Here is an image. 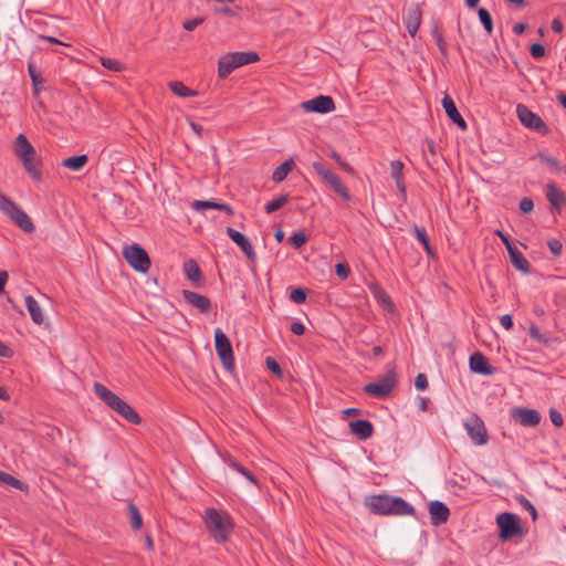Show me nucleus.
<instances>
[{"label": "nucleus", "instance_id": "nucleus-6", "mask_svg": "<svg viewBox=\"0 0 566 566\" xmlns=\"http://www.w3.org/2000/svg\"><path fill=\"white\" fill-rule=\"evenodd\" d=\"M259 61L255 52H233L222 55L218 61V76L228 77L235 69Z\"/></svg>", "mask_w": 566, "mask_h": 566}, {"label": "nucleus", "instance_id": "nucleus-51", "mask_svg": "<svg viewBox=\"0 0 566 566\" xmlns=\"http://www.w3.org/2000/svg\"><path fill=\"white\" fill-rule=\"evenodd\" d=\"M549 418L552 423L556 427H562L564 423V418L562 413L554 408L549 410Z\"/></svg>", "mask_w": 566, "mask_h": 566}, {"label": "nucleus", "instance_id": "nucleus-48", "mask_svg": "<svg viewBox=\"0 0 566 566\" xmlns=\"http://www.w3.org/2000/svg\"><path fill=\"white\" fill-rule=\"evenodd\" d=\"M335 273L339 279L346 280L350 273V269L345 263H337L335 265Z\"/></svg>", "mask_w": 566, "mask_h": 566}, {"label": "nucleus", "instance_id": "nucleus-62", "mask_svg": "<svg viewBox=\"0 0 566 566\" xmlns=\"http://www.w3.org/2000/svg\"><path fill=\"white\" fill-rule=\"evenodd\" d=\"M395 182H396V186H397L398 190L400 191V193L403 196V198H406V185H405L403 178L396 179Z\"/></svg>", "mask_w": 566, "mask_h": 566}, {"label": "nucleus", "instance_id": "nucleus-64", "mask_svg": "<svg viewBox=\"0 0 566 566\" xmlns=\"http://www.w3.org/2000/svg\"><path fill=\"white\" fill-rule=\"evenodd\" d=\"M525 24L524 23H516L514 27H513V32L517 35H521L524 33L525 31Z\"/></svg>", "mask_w": 566, "mask_h": 566}, {"label": "nucleus", "instance_id": "nucleus-60", "mask_svg": "<svg viewBox=\"0 0 566 566\" xmlns=\"http://www.w3.org/2000/svg\"><path fill=\"white\" fill-rule=\"evenodd\" d=\"M436 42H437V45H438V49H439L440 53L443 56H447L448 51H447V45H446L444 39L443 38H439Z\"/></svg>", "mask_w": 566, "mask_h": 566}, {"label": "nucleus", "instance_id": "nucleus-54", "mask_svg": "<svg viewBox=\"0 0 566 566\" xmlns=\"http://www.w3.org/2000/svg\"><path fill=\"white\" fill-rule=\"evenodd\" d=\"M494 233L501 239L507 251L515 247L513 242L510 240V238L502 231L496 230Z\"/></svg>", "mask_w": 566, "mask_h": 566}, {"label": "nucleus", "instance_id": "nucleus-14", "mask_svg": "<svg viewBox=\"0 0 566 566\" xmlns=\"http://www.w3.org/2000/svg\"><path fill=\"white\" fill-rule=\"evenodd\" d=\"M227 234L229 238L240 248V250L244 253L247 259L254 263L256 260V253L253 249V245L248 237H245L243 233L239 232L238 230L228 227L227 228Z\"/></svg>", "mask_w": 566, "mask_h": 566}, {"label": "nucleus", "instance_id": "nucleus-42", "mask_svg": "<svg viewBox=\"0 0 566 566\" xmlns=\"http://www.w3.org/2000/svg\"><path fill=\"white\" fill-rule=\"evenodd\" d=\"M403 164L400 160H392L390 164L391 178L394 180L403 178Z\"/></svg>", "mask_w": 566, "mask_h": 566}, {"label": "nucleus", "instance_id": "nucleus-63", "mask_svg": "<svg viewBox=\"0 0 566 566\" xmlns=\"http://www.w3.org/2000/svg\"><path fill=\"white\" fill-rule=\"evenodd\" d=\"M7 281H8V273L6 271H0V293H2L4 291Z\"/></svg>", "mask_w": 566, "mask_h": 566}, {"label": "nucleus", "instance_id": "nucleus-9", "mask_svg": "<svg viewBox=\"0 0 566 566\" xmlns=\"http://www.w3.org/2000/svg\"><path fill=\"white\" fill-rule=\"evenodd\" d=\"M496 523L500 530L499 537L502 541H507L513 536L521 535L523 533L520 520L513 513L504 512L499 514L496 516Z\"/></svg>", "mask_w": 566, "mask_h": 566}, {"label": "nucleus", "instance_id": "nucleus-10", "mask_svg": "<svg viewBox=\"0 0 566 566\" xmlns=\"http://www.w3.org/2000/svg\"><path fill=\"white\" fill-rule=\"evenodd\" d=\"M214 347L224 368L227 370L233 369L234 356L232 345L228 336L220 328L214 331Z\"/></svg>", "mask_w": 566, "mask_h": 566}, {"label": "nucleus", "instance_id": "nucleus-22", "mask_svg": "<svg viewBox=\"0 0 566 566\" xmlns=\"http://www.w3.org/2000/svg\"><path fill=\"white\" fill-rule=\"evenodd\" d=\"M546 198L548 202L557 210H559L562 206L566 205L565 192L562 191L554 182L547 184Z\"/></svg>", "mask_w": 566, "mask_h": 566}, {"label": "nucleus", "instance_id": "nucleus-36", "mask_svg": "<svg viewBox=\"0 0 566 566\" xmlns=\"http://www.w3.org/2000/svg\"><path fill=\"white\" fill-rule=\"evenodd\" d=\"M332 189L344 200L348 201L350 200V193L348 191V188L346 185L342 181V179L338 177L335 181H333L331 185Z\"/></svg>", "mask_w": 566, "mask_h": 566}, {"label": "nucleus", "instance_id": "nucleus-3", "mask_svg": "<svg viewBox=\"0 0 566 566\" xmlns=\"http://www.w3.org/2000/svg\"><path fill=\"white\" fill-rule=\"evenodd\" d=\"M94 392L106 406L123 417L126 421L133 424H139L142 422L139 415L126 401L111 391L103 384L95 382Z\"/></svg>", "mask_w": 566, "mask_h": 566}, {"label": "nucleus", "instance_id": "nucleus-26", "mask_svg": "<svg viewBox=\"0 0 566 566\" xmlns=\"http://www.w3.org/2000/svg\"><path fill=\"white\" fill-rule=\"evenodd\" d=\"M126 515L128 518V523L134 531L142 530L143 517H142V514H140L138 507L133 502H129L126 505Z\"/></svg>", "mask_w": 566, "mask_h": 566}, {"label": "nucleus", "instance_id": "nucleus-24", "mask_svg": "<svg viewBox=\"0 0 566 566\" xmlns=\"http://www.w3.org/2000/svg\"><path fill=\"white\" fill-rule=\"evenodd\" d=\"M509 255L511 263L517 269L518 271L528 274L531 272V264L525 259V256L517 250L516 247L510 249Z\"/></svg>", "mask_w": 566, "mask_h": 566}, {"label": "nucleus", "instance_id": "nucleus-31", "mask_svg": "<svg viewBox=\"0 0 566 566\" xmlns=\"http://www.w3.org/2000/svg\"><path fill=\"white\" fill-rule=\"evenodd\" d=\"M185 273L192 282H198L201 279V271L195 260H189L185 263Z\"/></svg>", "mask_w": 566, "mask_h": 566}, {"label": "nucleus", "instance_id": "nucleus-27", "mask_svg": "<svg viewBox=\"0 0 566 566\" xmlns=\"http://www.w3.org/2000/svg\"><path fill=\"white\" fill-rule=\"evenodd\" d=\"M294 167V160L287 159L284 163H282L280 166H277L272 175V180L276 184H280L285 180L287 175L292 171Z\"/></svg>", "mask_w": 566, "mask_h": 566}, {"label": "nucleus", "instance_id": "nucleus-15", "mask_svg": "<svg viewBox=\"0 0 566 566\" xmlns=\"http://www.w3.org/2000/svg\"><path fill=\"white\" fill-rule=\"evenodd\" d=\"M305 112L326 114L335 109L334 101L331 96L319 95L315 98L305 101L301 104Z\"/></svg>", "mask_w": 566, "mask_h": 566}, {"label": "nucleus", "instance_id": "nucleus-18", "mask_svg": "<svg viewBox=\"0 0 566 566\" xmlns=\"http://www.w3.org/2000/svg\"><path fill=\"white\" fill-rule=\"evenodd\" d=\"M470 369L479 375L491 376L495 373L488 358L480 352H475L470 356Z\"/></svg>", "mask_w": 566, "mask_h": 566}, {"label": "nucleus", "instance_id": "nucleus-53", "mask_svg": "<svg viewBox=\"0 0 566 566\" xmlns=\"http://www.w3.org/2000/svg\"><path fill=\"white\" fill-rule=\"evenodd\" d=\"M534 208V202L531 198L528 197H525L523 199H521L520 201V210L523 212V213H528L533 210Z\"/></svg>", "mask_w": 566, "mask_h": 566}, {"label": "nucleus", "instance_id": "nucleus-28", "mask_svg": "<svg viewBox=\"0 0 566 566\" xmlns=\"http://www.w3.org/2000/svg\"><path fill=\"white\" fill-rule=\"evenodd\" d=\"M313 169L315 172L322 177V179L327 184L331 185L333 181H335L339 176L336 175L334 171L328 169L322 161H314L312 164Z\"/></svg>", "mask_w": 566, "mask_h": 566}, {"label": "nucleus", "instance_id": "nucleus-35", "mask_svg": "<svg viewBox=\"0 0 566 566\" xmlns=\"http://www.w3.org/2000/svg\"><path fill=\"white\" fill-rule=\"evenodd\" d=\"M528 335L531 336L532 339H534L538 344L547 346L552 343V338L542 334L539 332L538 327L534 324H531V326L528 327Z\"/></svg>", "mask_w": 566, "mask_h": 566}, {"label": "nucleus", "instance_id": "nucleus-39", "mask_svg": "<svg viewBox=\"0 0 566 566\" xmlns=\"http://www.w3.org/2000/svg\"><path fill=\"white\" fill-rule=\"evenodd\" d=\"M515 500L531 513L533 521L537 518V511L535 506L524 495L517 494L515 495Z\"/></svg>", "mask_w": 566, "mask_h": 566}, {"label": "nucleus", "instance_id": "nucleus-57", "mask_svg": "<svg viewBox=\"0 0 566 566\" xmlns=\"http://www.w3.org/2000/svg\"><path fill=\"white\" fill-rule=\"evenodd\" d=\"M31 82H32V86H33V95L35 97H38L40 94V91H41L40 85L44 82V80L42 78V76H40V77L32 78Z\"/></svg>", "mask_w": 566, "mask_h": 566}, {"label": "nucleus", "instance_id": "nucleus-44", "mask_svg": "<svg viewBox=\"0 0 566 566\" xmlns=\"http://www.w3.org/2000/svg\"><path fill=\"white\" fill-rule=\"evenodd\" d=\"M266 367L268 369L273 373L274 375H276L277 377H282L283 376V371H282V368L280 366V364L272 357H266Z\"/></svg>", "mask_w": 566, "mask_h": 566}, {"label": "nucleus", "instance_id": "nucleus-4", "mask_svg": "<svg viewBox=\"0 0 566 566\" xmlns=\"http://www.w3.org/2000/svg\"><path fill=\"white\" fill-rule=\"evenodd\" d=\"M14 155L21 160L27 172L34 179L41 180L42 174L38 168L39 160L36 158L35 148L28 140L24 134H19L13 143Z\"/></svg>", "mask_w": 566, "mask_h": 566}, {"label": "nucleus", "instance_id": "nucleus-17", "mask_svg": "<svg viewBox=\"0 0 566 566\" xmlns=\"http://www.w3.org/2000/svg\"><path fill=\"white\" fill-rule=\"evenodd\" d=\"M428 506L430 522L432 525L439 526L441 524L447 523L450 516V510L443 502H440L438 500L431 501Z\"/></svg>", "mask_w": 566, "mask_h": 566}, {"label": "nucleus", "instance_id": "nucleus-29", "mask_svg": "<svg viewBox=\"0 0 566 566\" xmlns=\"http://www.w3.org/2000/svg\"><path fill=\"white\" fill-rule=\"evenodd\" d=\"M88 161L87 155H78L70 158H65L62 161V166L72 170L80 171Z\"/></svg>", "mask_w": 566, "mask_h": 566}, {"label": "nucleus", "instance_id": "nucleus-41", "mask_svg": "<svg viewBox=\"0 0 566 566\" xmlns=\"http://www.w3.org/2000/svg\"><path fill=\"white\" fill-rule=\"evenodd\" d=\"M290 300L296 304H302L306 301V290L303 287H295L290 293Z\"/></svg>", "mask_w": 566, "mask_h": 566}, {"label": "nucleus", "instance_id": "nucleus-19", "mask_svg": "<svg viewBox=\"0 0 566 566\" xmlns=\"http://www.w3.org/2000/svg\"><path fill=\"white\" fill-rule=\"evenodd\" d=\"M182 295L186 302L200 313L207 314L211 311V301L207 296L189 290H184Z\"/></svg>", "mask_w": 566, "mask_h": 566}, {"label": "nucleus", "instance_id": "nucleus-38", "mask_svg": "<svg viewBox=\"0 0 566 566\" xmlns=\"http://www.w3.org/2000/svg\"><path fill=\"white\" fill-rule=\"evenodd\" d=\"M478 14L483 28L489 34H491L493 31V21L490 12L484 8H480L478 10Z\"/></svg>", "mask_w": 566, "mask_h": 566}, {"label": "nucleus", "instance_id": "nucleus-20", "mask_svg": "<svg viewBox=\"0 0 566 566\" xmlns=\"http://www.w3.org/2000/svg\"><path fill=\"white\" fill-rule=\"evenodd\" d=\"M442 106L444 108V112L446 114L448 115V117L454 123L458 125V127H460L462 130H465L467 129V123L465 120L463 119V117L461 116V114L459 113L454 102L452 101V98L449 96V95H446L442 99Z\"/></svg>", "mask_w": 566, "mask_h": 566}, {"label": "nucleus", "instance_id": "nucleus-55", "mask_svg": "<svg viewBox=\"0 0 566 566\" xmlns=\"http://www.w3.org/2000/svg\"><path fill=\"white\" fill-rule=\"evenodd\" d=\"M500 323L506 331H510L513 327V319L510 314L502 315L500 317Z\"/></svg>", "mask_w": 566, "mask_h": 566}, {"label": "nucleus", "instance_id": "nucleus-58", "mask_svg": "<svg viewBox=\"0 0 566 566\" xmlns=\"http://www.w3.org/2000/svg\"><path fill=\"white\" fill-rule=\"evenodd\" d=\"M28 73L31 80L41 76V73L36 70L35 65L32 62L28 63Z\"/></svg>", "mask_w": 566, "mask_h": 566}, {"label": "nucleus", "instance_id": "nucleus-59", "mask_svg": "<svg viewBox=\"0 0 566 566\" xmlns=\"http://www.w3.org/2000/svg\"><path fill=\"white\" fill-rule=\"evenodd\" d=\"M12 354V350L2 342H0V357H10Z\"/></svg>", "mask_w": 566, "mask_h": 566}, {"label": "nucleus", "instance_id": "nucleus-11", "mask_svg": "<svg viewBox=\"0 0 566 566\" xmlns=\"http://www.w3.org/2000/svg\"><path fill=\"white\" fill-rule=\"evenodd\" d=\"M516 114L521 123L542 135H547L549 133L548 126L545 122L535 113H533L526 105L518 104L516 107Z\"/></svg>", "mask_w": 566, "mask_h": 566}, {"label": "nucleus", "instance_id": "nucleus-47", "mask_svg": "<svg viewBox=\"0 0 566 566\" xmlns=\"http://www.w3.org/2000/svg\"><path fill=\"white\" fill-rule=\"evenodd\" d=\"M530 53L536 60L542 59L545 55V48L541 43H533L530 48Z\"/></svg>", "mask_w": 566, "mask_h": 566}, {"label": "nucleus", "instance_id": "nucleus-23", "mask_svg": "<svg viewBox=\"0 0 566 566\" xmlns=\"http://www.w3.org/2000/svg\"><path fill=\"white\" fill-rule=\"evenodd\" d=\"M191 207L196 211H205L207 209H217V210H223V211L228 212L229 214L233 213V210L229 205L219 202V201L195 200L191 203Z\"/></svg>", "mask_w": 566, "mask_h": 566}, {"label": "nucleus", "instance_id": "nucleus-8", "mask_svg": "<svg viewBox=\"0 0 566 566\" xmlns=\"http://www.w3.org/2000/svg\"><path fill=\"white\" fill-rule=\"evenodd\" d=\"M397 385V374L394 368L389 369L378 382H369L364 386L367 395L382 399L389 396L394 387Z\"/></svg>", "mask_w": 566, "mask_h": 566}, {"label": "nucleus", "instance_id": "nucleus-50", "mask_svg": "<svg viewBox=\"0 0 566 566\" xmlns=\"http://www.w3.org/2000/svg\"><path fill=\"white\" fill-rule=\"evenodd\" d=\"M547 245H548L551 252L555 256H559L560 255L562 250H563V244H562V242L559 240L551 239V240H548Z\"/></svg>", "mask_w": 566, "mask_h": 566}, {"label": "nucleus", "instance_id": "nucleus-32", "mask_svg": "<svg viewBox=\"0 0 566 566\" xmlns=\"http://www.w3.org/2000/svg\"><path fill=\"white\" fill-rule=\"evenodd\" d=\"M227 463L230 468L234 469L235 471L241 473L243 476H245L251 483H253V484L258 483L255 476L247 468H244L242 464H240L234 459L229 458Z\"/></svg>", "mask_w": 566, "mask_h": 566}, {"label": "nucleus", "instance_id": "nucleus-7", "mask_svg": "<svg viewBox=\"0 0 566 566\" xmlns=\"http://www.w3.org/2000/svg\"><path fill=\"white\" fill-rule=\"evenodd\" d=\"M123 258L137 272L147 273L150 269L151 261L144 248L137 243L126 245L123 249Z\"/></svg>", "mask_w": 566, "mask_h": 566}, {"label": "nucleus", "instance_id": "nucleus-12", "mask_svg": "<svg viewBox=\"0 0 566 566\" xmlns=\"http://www.w3.org/2000/svg\"><path fill=\"white\" fill-rule=\"evenodd\" d=\"M464 427L469 437L475 444L483 446L488 443L489 437L486 428L478 415H472L468 418L464 422Z\"/></svg>", "mask_w": 566, "mask_h": 566}, {"label": "nucleus", "instance_id": "nucleus-37", "mask_svg": "<svg viewBox=\"0 0 566 566\" xmlns=\"http://www.w3.org/2000/svg\"><path fill=\"white\" fill-rule=\"evenodd\" d=\"M0 483L8 484L17 490H23L25 488L24 483L9 473L0 471Z\"/></svg>", "mask_w": 566, "mask_h": 566}, {"label": "nucleus", "instance_id": "nucleus-40", "mask_svg": "<svg viewBox=\"0 0 566 566\" xmlns=\"http://www.w3.org/2000/svg\"><path fill=\"white\" fill-rule=\"evenodd\" d=\"M289 241L294 249H300L306 243L307 237L304 232L298 231V232L293 233L289 238Z\"/></svg>", "mask_w": 566, "mask_h": 566}, {"label": "nucleus", "instance_id": "nucleus-33", "mask_svg": "<svg viewBox=\"0 0 566 566\" xmlns=\"http://www.w3.org/2000/svg\"><path fill=\"white\" fill-rule=\"evenodd\" d=\"M373 293H374L375 298L381 306L389 308V310L392 308V306H394L392 302H391L389 295L385 292V290H382L379 286H375L373 290Z\"/></svg>", "mask_w": 566, "mask_h": 566}, {"label": "nucleus", "instance_id": "nucleus-34", "mask_svg": "<svg viewBox=\"0 0 566 566\" xmlns=\"http://www.w3.org/2000/svg\"><path fill=\"white\" fill-rule=\"evenodd\" d=\"M289 199V195L279 196L264 207L265 212L268 214L275 212L276 210L281 209L285 203H287Z\"/></svg>", "mask_w": 566, "mask_h": 566}, {"label": "nucleus", "instance_id": "nucleus-49", "mask_svg": "<svg viewBox=\"0 0 566 566\" xmlns=\"http://www.w3.org/2000/svg\"><path fill=\"white\" fill-rule=\"evenodd\" d=\"M413 234H415L416 239L421 242L422 245H426L429 243V238L427 235L424 228L415 226Z\"/></svg>", "mask_w": 566, "mask_h": 566}, {"label": "nucleus", "instance_id": "nucleus-45", "mask_svg": "<svg viewBox=\"0 0 566 566\" xmlns=\"http://www.w3.org/2000/svg\"><path fill=\"white\" fill-rule=\"evenodd\" d=\"M537 158L543 163V164H546L548 165L552 169L554 170H559V165H558V161L553 158V157H549L547 155H545L544 153H538L537 154Z\"/></svg>", "mask_w": 566, "mask_h": 566}, {"label": "nucleus", "instance_id": "nucleus-1", "mask_svg": "<svg viewBox=\"0 0 566 566\" xmlns=\"http://www.w3.org/2000/svg\"><path fill=\"white\" fill-rule=\"evenodd\" d=\"M365 505L377 515H415V507L400 496L370 495L365 499Z\"/></svg>", "mask_w": 566, "mask_h": 566}, {"label": "nucleus", "instance_id": "nucleus-52", "mask_svg": "<svg viewBox=\"0 0 566 566\" xmlns=\"http://www.w3.org/2000/svg\"><path fill=\"white\" fill-rule=\"evenodd\" d=\"M415 386L418 390H426L428 388V378L424 374L420 373L415 379Z\"/></svg>", "mask_w": 566, "mask_h": 566}, {"label": "nucleus", "instance_id": "nucleus-21", "mask_svg": "<svg viewBox=\"0 0 566 566\" xmlns=\"http://www.w3.org/2000/svg\"><path fill=\"white\" fill-rule=\"evenodd\" d=\"M352 433L360 440L369 439L374 433V426L369 420L358 419L349 422Z\"/></svg>", "mask_w": 566, "mask_h": 566}, {"label": "nucleus", "instance_id": "nucleus-16", "mask_svg": "<svg viewBox=\"0 0 566 566\" xmlns=\"http://www.w3.org/2000/svg\"><path fill=\"white\" fill-rule=\"evenodd\" d=\"M422 11L418 3H412L408 7L403 22L411 36H415L421 24Z\"/></svg>", "mask_w": 566, "mask_h": 566}, {"label": "nucleus", "instance_id": "nucleus-13", "mask_svg": "<svg viewBox=\"0 0 566 566\" xmlns=\"http://www.w3.org/2000/svg\"><path fill=\"white\" fill-rule=\"evenodd\" d=\"M512 419L523 427H536L539 424L542 416L536 409L516 407L511 410Z\"/></svg>", "mask_w": 566, "mask_h": 566}, {"label": "nucleus", "instance_id": "nucleus-5", "mask_svg": "<svg viewBox=\"0 0 566 566\" xmlns=\"http://www.w3.org/2000/svg\"><path fill=\"white\" fill-rule=\"evenodd\" d=\"M0 212L8 217L17 227L25 233H32L35 226L27 212L11 198L0 191Z\"/></svg>", "mask_w": 566, "mask_h": 566}, {"label": "nucleus", "instance_id": "nucleus-56", "mask_svg": "<svg viewBox=\"0 0 566 566\" xmlns=\"http://www.w3.org/2000/svg\"><path fill=\"white\" fill-rule=\"evenodd\" d=\"M290 329L295 335H302L305 332V327L301 322L292 323Z\"/></svg>", "mask_w": 566, "mask_h": 566}, {"label": "nucleus", "instance_id": "nucleus-2", "mask_svg": "<svg viewBox=\"0 0 566 566\" xmlns=\"http://www.w3.org/2000/svg\"><path fill=\"white\" fill-rule=\"evenodd\" d=\"M203 520L206 527L214 542L221 544L229 539L234 524L228 512L214 507H208L205 511Z\"/></svg>", "mask_w": 566, "mask_h": 566}, {"label": "nucleus", "instance_id": "nucleus-43", "mask_svg": "<svg viewBox=\"0 0 566 566\" xmlns=\"http://www.w3.org/2000/svg\"><path fill=\"white\" fill-rule=\"evenodd\" d=\"M101 62L102 65L109 71L118 72L123 70L122 64L114 59L102 57Z\"/></svg>", "mask_w": 566, "mask_h": 566}, {"label": "nucleus", "instance_id": "nucleus-25", "mask_svg": "<svg viewBox=\"0 0 566 566\" xmlns=\"http://www.w3.org/2000/svg\"><path fill=\"white\" fill-rule=\"evenodd\" d=\"M25 306L28 308V312L32 318V321L41 325L44 322V315L42 313V310L39 305V303L35 301V298L31 295L25 296Z\"/></svg>", "mask_w": 566, "mask_h": 566}, {"label": "nucleus", "instance_id": "nucleus-30", "mask_svg": "<svg viewBox=\"0 0 566 566\" xmlns=\"http://www.w3.org/2000/svg\"><path fill=\"white\" fill-rule=\"evenodd\" d=\"M171 92L180 97L198 96V91L190 90L182 82L174 81L168 84Z\"/></svg>", "mask_w": 566, "mask_h": 566}, {"label": "nucleus", "instance_id": "nucleus-61", "mask_svg": "<svg viewBox=\"0 0 566 566\" xmlns=\"http://www.w3.org/2000/svg\"><path fill=\"white\" fill-rule=\"evenodd\" d=\"M551 27H552V30H553L554 32H556V33H560V32L563 31V23H562V21H560V20H558V19H554V20L552 21V25H551Z\"/></svg>", "mask_w": 566, "mask_h": 566}, {"label": "nucleus", "instance_id": "nucleus-46", "mask_svg": "<svg viewBox=\"0 0 566 566\" xmlns=\"http://www.w3.org/2000/svg\"><path fill=\"white\" fill-rule=\"evenodd\" d=\"M203 22H205L203 17L193 18V19L184 21L182 28L187 31H193L197 27H199Z\"/></svg>", "mask_w": 566, "mask_h": 566}]
</instances>
